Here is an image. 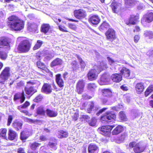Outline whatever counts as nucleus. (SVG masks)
<instances>
[{"mask_svg":"<svg viewBox=\"0 0 153 153\" xmlns=\"http://www.w3.org/2000/svg\"><path fill=\"white\" fill-rule=\"evenodd\" d=\"M13 117L11 115H9L8 117V119L7 125L9 126L11 124L12 121L13 120Z\"/></svg>","mask_w":153,"mask_h":153,"instance_id":"53","label":"nucleus"},{"mask_svg":"<svg viewBox=\"0 0 153 153\" xmlns=\"http://www.w3.org/2000/svg\"><path fill=\"white\" fill-rule=\"evenodd\" d=\"M7 53L4 51H2L0 49V57L1 59H5L7 57Z\"/></svg>","mask_w":153,"mask_h":153,"instance_id":"43","label":"nucleus"},{"mask_svg":"<svg viewBox=\"0 0 153 153\" xmlns=\"http://www.w3.org/2000/svg\"><path fill=\"white\" fill-rule=\"evenodd\" d=\"M10 69L9 67H6L0 74V83L4 84L10 76Z\"/></svg>","mask_w":153,"mask_h":153,"instance_id":"6","label":"nucleus"},{"mask_svg":"<svg viewBox=\"0 0 153 153\" xmlns=\"http://www.w3.org/2000/svg\"><path fill=\"white\" fill-rule=\"evenodd\" d=\"M82 118L85 120L87 122H89L90 119L88 115H83L81 116Z\"/></svg>","mask_w":153,"mask_h":153,"instance_id":"58","label":"nucleus"},{"mask_svg":"<svg viewBox=\"0 0 153 153\" xmlns=\"http://www.w3.org/2000/svg\"><path fill=\"white\" fill-rule=\"evenodd\" d=\"M52 90L51 85L47 83L44 84L42 88V91L46 94H50Z\"/></svg>","mask_w":153,"mask_h":153,"instance_id":"17","label":"nucleus"},{"mask_svg":"<svg viewBox=\"0 0 153 153\" xmlns=\"http://www.w3.org/2000/svg\"><path fill=\"white\" fill-rule=\"evenodd\" d=\"M59 29L60 30L64 32H68V31L66 30V28L62 26H59Z\"/></svg>","mask_w":153,"mask_h":153,"instance_id":"56","label":"nucleus"},{"mask_svg":"<svg viewBox=\"0 0 153 153\" xmlns=\"http://www.w3.org/2000/svg\"><path fill=\"white\" fill-rule=\"evenodd\" d=\"M89 20L93 24L97 25L99 23L100 19L98 16L93 15L90 17Z\"/></svg>","mask_w":153,"mask_h":153,"instance_id":"22","label":"nucleus"},{"mask_svg":"<svg viewBox=\"0 0 153 153\" xmlns=\"http://www.w3.org/2000/svg\"><path fill=\"white\" fill-rule=\"evenodd\" d=\"M37 27V25L34 23H28L27 25L28 30L30 31L33 32L35 31Z\"/></svg>","mask_w":153,"mask_h":153,"instance_id":"30","label":"nucleus"},{"mask_svg":"<svg viewBox=\"0 0 153 153\" xmlns=\"http://www.w3.org/2000/svg\"><path fill=\"white\" fill-rule=\"evenodd\" d=\"M147 54L149 56H153V50H149L147 53Z\"/></svg>","mask_w":153,"mask_h":153,"instance_id":"61","label":"nucleus"},{"mask_svg":"<svg viewBox=\"0 0 153 153\" xmlns=\"http://www.w3.org/2000/svg\"><path fill=\"white\" fill-rule=\"evenodd\" d=\"M18 153H25L23 149L22 148H19L18 150Z\"/></svg>","mask_w":153,"mask_h":153,"instance_id":"64","label":"nucleus"},{"mask_svg":"<svg viewBox=\"0 0 153 153\" xmlns=\"http://www.w3.org/2000/svg\"><path fill=\"white\" fill-rule=\"evenodd\" d=\"M107 59L108 60L109 64L111 65H114L115 63V62L113 59L109 57H107Z\"/></svg>","mask_w":153,"mask_h":153,"instance_id":"51","label":"nucleus"},{"mask_svg":"<svg viewBox=\"0 0 153 153\" xmlns=\"http://www.w3.org/2000/svg\"><path fill=\"white\" fill-rule=\"evenodd\" d=\"M45 113L48 117H56L58 114L57 111L49 109L46 110Z\"/></svg>","mask_w":153,"mask_h":153,"instance_id":"26","label":"nucleus"},{"mask_svg":"<svg viewBox=\"0 0 153 153\" xmlns=\"http://www.w3.org/2000/svg\"><path fill=\"white\" fill-rule=\"evenodd\" d=\"M57 140L55 138H52L51 139L48 145L52 150H55L57 148Z\"/></svg>","mask_w":153,"mask_h":153,"instance_id":"23","label":"nucleus"},{"mask_svg":"<svg viewBox=\"0 0 153 153\" xmlns=\"http://www.w3.org/2000/svg\"><path fill=\"white\" fill-rule=\"evenodd\" d=\"M110 79L109 77L106 74H103L99 81V83L101 85L108 84L110 82Z\"/></svg>","mask_w":153,"mask_h":153,"instance_id":"12","label":"nucleus"},{"mask_svg":"<svg viewBox=\"0 0 153 153\" xmlns=\"http://www.w3.org/2000/svg\"><path fill=\"white\" fill-rule=\"evenodd\" d=\"M119 118L121 120L126 121L127 118L125 114L123 111H120L119 113Z\"/></svg>","mask_w":153,"mask_h":153,"instance_id":"39","label":"nucleus"},{"mask_svg":"<svg viewBox=\"0 0 153 153\" xmlns=\"http://www.w3.org/2000/svg\"><path fill=\"white\" fill-rule=\"evenodd\" d=\"M145 147V143L143 142H140L136 144L134 150L136 153H140L143 151Z\"/></svg>","mask_w":153,"mask_h":153,"instance_id":"11","label":"nucleus"},{"mask_svg":"<svg viewBox=\"0 0 153 153\" xmlns=\"http://www.w3.org/2000/svg\"><path fill=\"white\" fill-rule=\"evenodd\" d=\"M9 42L8 39L4 37L0 38V48H2L5 50L10 49Z\"/></svg>","mask_w":153,"mask_h":153,"instance_id":"9","label":"nucleus"},{"mask_svg":"<svg viewBox=\"0 0 153 153\" xmlns=\"http://www.w3.org/2000/svg\"><path fill=\"white\" fill-rule=\"evenodd\" d=\"M111 79L114 82H119L121 81L122 76L121 74L115 73L112 74L111 76Z\"/></svg>","mask_w":153,"mask_h":153,"instance_id":"16","label":"nucleus"},{"mask_svg":"<svg viewBox=\"0 0 153 153\" xmlns=\"http://www.w3.org/2000/svg\"><path fill=\"white\" fill-rule=\"evenodd\" d=\"M56 81L59 86L62 89L64 86V82L60 74H58L56 75Z\"/></svg>","mask_w":153,"mask_h":153,"instance_id":"15","label":"nucleus"},{"mask_svg":"<svg viewBox=\"0 0 153 153\" xmlns=\"http://www.w3.org/2000/svg\"><path fill=\"white\" fill-rule=\"evenodd\" d=\"M7 131V130L6 129H3L0 133V137L3 138H5Z\"/></svg>","mask_w":153,"mask_h":153,"instance_id":"46","label":"nucleus"},{"mask_svg":"<svg viewBox=\"0 0 153 153\" xmlns=\"http://www.w3.org/2000/svg\"><path fill=\"white\" fill-rule=\"evenodd\" d=\"M125 5L128 6H132L136 3L135 0H124Z\"/></svg>","mask_w":153,"mask_h":153,"instance_id":"34","label":"nucleus"},{"mask_svg":"<svg viewBox=\"0 0 153 153\" xmlns=\"http://www.w3.org/2000/svg\"><path fill=\"white\" fill-rule=\"evenodd\" d=\"M43 44V42L41 40H39L37 41V43L33 48V50H36L39 48Z\"/></svg>","mask_w":153,"mask_h":153,"instance_id":"41","label":"nucleus"},{"mask_svg":"<svg viewBox=\"0 0 153 153\" xmlns=\"http://www.w3.org/2000/svg\"><path fill=\"white\" fill-rule=\"evenodd\" d=\"M109 25L106 22H103L100 27L101 29L104 30L109 27Z\"/></svg>","mask_w":153,"mask_h":153,"instance_id":"42","label":"nucleus"},{"mask_svg":"<svg viewBox=\"0 0 153 153\" xmlns=\"http://www.w3.org/2000/svg\"><path fill=\"white\" fill-rule=\"evenodd\" d=\"M74 16L78 19L84 18L87 15L85 11L82 9L75 10L74 12Z\"/></svg>","mask_w":153,"mask_h":153,"instance_id":"8","label":"nucleus"},{"mask_svg":"<svg viewBox=\"0 0 153 153\" xmlns=\"http://www.w3.org/2000/svg\"><path fill=\"white\" fill-rule=\"evenodd\" d=\"M36 64L38 67L41 69H43L45 68L44 64L40 61H38Z\"/></svg>","mask_w":153,"mask_h":153,"instance_id":"50","label":"nucleus"},{"mask_svg":"<svg viewBox=\"0 0 153 153\" xmlns=\"http://www.w3.org/2000/svg\"><path fill=\"white\" fill-rule=\"evenodd\" d=\"M62 61L59 58H57L53 60L51 63V65L54 66L58 65H61L62 63Z\"/></svg>","mask_w":153,"mask_h":153,"instance_id":"36","label":"nucleus"},{"mask_svg":"<svg viewBox=\"0 0 153 153\" xmlns=\"http://www.w3.org/2000/svg\"><path fill=\"white\" fill-rule=\"evenodd\" d=\"M135 90L139 94L141 93L144 89L143 84L142 82L137 83L135 86Z\"/></svg>","mask_w":153,"mask_h":153,"instance_id":"25","label":"nucleus"},{"mask_svg":"<svg viewBox=\"0 0 153 153\" xmlns=\"http://www.w3.org/2000/svg\"><path fill=\"white\" fill-rule=\"evenodd\" d=\"M36 113L38 114L44 116L45 115V111H44L43 107L41 106L37 108Z\"/></svg>","mask_w":153,"mask_h":153,"instance_id":"38","label":"nucleus"},{"mask_svg":"<svg viewBox=\"0 0 153 153\" xmlns=\"http://www.w3.org/2000/svg\"><path fill=\"white\" fill-rule=\"evenodd\" d=\"M17 136V134L15 131L11 129H9V130L8 138L10 140H14Z\"/></svg>","mask_w":153,"mask_h":153,"instance_id":"28","label":"nucleus"},{"mask_svg":"<svg viewBox=\"0 0 153 153\" xmlns=\"http://www.w3.org/2000/svg\"><path fill=\"white\" fill-rule=\"evenodd\" d=\"M68 27L69 28L74 30H75L76 29V27L75 25L72 24H69Z\"/></svg>","mask_w":153,"mask_h":153,"instance_id":"55","label":"nucleus"},{"mask_svg":"<svg viewBox=\"0 0 153 153\" xmlns=\"http://www.w3.org/2000/svg\"><path fill=\"white\" fill-rule=\"evenodd\" d=\"M48 53V51H42L41 52L40 51V56L41 57V58L43 56L47 55Z\"/></svg>","mask_w":153,"mask_h":153,"instance_id":"60","label":"nucleus"},{"mask_svg":"<svg viewBox=\"0 0 153 153\" xmlns=\"http://www.w3.org/2000/svg\"><path fill=\"white\" fill-rule=\"evenodd\" d=\"M116 118V115L114 112L107 111L101 117V120L108 122H113Z\"/></svg>","mask_w":153,"mask_h":153,"instance_id":"4","label":"nucleus"},{"mask_svg":"<svg viewBox=\"0 0 153 153\" xmlns=\"http://www.w3.org/2000/svg\"><path fill=\"white\" fill-rule=\"evenodd\" d=\"M119 70L120 71L121 74H122L126 78H128L130 75V70L123 67H121L118 68Z\"/></svg>","mask_w":153,"mask_h":153,"instance_id":"14","label":"nucleus"},{"mask_svg":"<svg viewBox=\"0 0 153 153\" xmlns=\"http://www.w3.org/2000/svg\"><path fill=\"white\" fill-rule=\"evenodd\" d=\"M23 37H19L17 39L18 42H20L17 48L19 52L20 53H26L30 50L31 44L27 40H25Z\"/></svg>","mask_w":153,"mask_h":153,"instance_id":"2","label":"nucleus"},{"mask_svg":"<svg viewBox=\"0 0 153 153\" xmlns=\"http://www.w3.org/2000/svg\"><path fill=\"white\" fill-rule=\"evenodd\" d=\"M20 99V102L22 103L25 100V97L24 95V93L23 91L22 93H16L14 96V100H16L17 99Z\"/></svg>","mask_w":153,"mask_h":153,"instance_id":"18","label":"nucleus"},{"mask_svg":"<svg viewBox=\"0 0 153 153\" xmlns=\"http://www.w3.org/2000/svg\"><path fill=\"white\" fill-rule=\"evenodd\" d=\"M88 149L89 153H95L98 151V147L94 144L91 143L89 145Z\"/></svg>","mask_w":153,"mask_h":153,"instance_id":"21","label":"nucleus"},{"mask_svg":"<svg viewBox=\"0 0 153 153\" xmlns=\"http://www.w3.org/2000/svg\"><path fill=\"white\" fill-rule=\"evenodd\" d=\"M58 134V137L59 138L67 137L68 136V133L67 132L62 130L59 131Z\"/></svg>","mask_w":153,"mask_h":153,"instance_id":"31","label":"nucleus"},{"mask_svg":"<svg viewBox=\"0 0 153 153\" xmlns=\"http://www.w3.org/2000/svg\"><path fill=\"white\" fill-rule=\"evenodd\" d=\"M40 145V143H38L35 142L31 144L30 147L31 149L32 150H35L37 148L39 147Z\"/></svg>","mask_w":153,"mask_h":153,"instance_id":"40","label":"nucleus"},{"mask_svg":"<svg viewBox=\"0 0 153 153\" xmlns=\"http://www.w3.org/2000/svg\"><path fill=\"white\" fill-rule=\"evenodd\" d=\"M114 126V125L103 126L99 128L98 130L100 131V133L101 134L105 136H109L111 130Z\"/></svg>","mask_w":153,"mask_h":153,"instance_id":"5","label":"nucleus"},{"mask_svg":"<svg viewBox=\"0 0 153 153\" xmlns=\"http://www.w3.org/2000/svg\"><path fill=\"white\" fill-rule=\"evenodd\" d=\"M27 85L25 88V93L27 95H32L34 93L37 91L32 86H29V85H33L34 83L33 82L29 81L27 82Z\"/></svg>","mask_w":153,"mask_h":153,"instance_id":"7","label":"nucleus"},{"mask_svg":"<svg viewBox=\"0 0 153 153\" xmlns=\"http://www.w3.org/2000/svg\"><path fill=\"white\" fill-rule=\"evenodd\" d=\"M139 19V15L137 14L136 15H132L131 16V17L129 19V23L126 24L128 25L129 24L132 25H135L136 23L138 21Z\"/></svg>","mask_w":153,"mask_h":153,"instance_id":"24","label":"nucleus"},{"mask_svg":"<svg viewBox=\"0 0 153 153\" xmlns=\"http://www.w3.org/2000/svg\"><path fill=\"white\" fill-rule=\"evenodd\" d=\"M22 123L21 121L16 120L13 123V127L17 130L22 128Z\"/></svg>","mask_w":153,"mask_h":153,"instance_id":"27","label":"nucleus"},{"mask_svg":"<svg viewBox=\"0 0 153 153\" xmlns=\"http://www.w3.org/2000/svg\"><path fill=\"white\" fill-rule=\"evenodd\" d=\"M105 34L107 39L110 41H112L116 39L115 31L112 28L109 29Z\"/></svg>","mask_w":153,"mask_h":153,"instance_id":"10","label":"nucleus"},{"mask_svg":"<svg viewBox=\"0 0 153 153\" xmlns=\"http://www.w3.org/2000/svg\"><path fill=\"white\" fill-rule=\"evenodd\" d=\"M139 39L140 37L138 35H135L134 37V42L136 43H137L139 41Z\"/></svg>","mask_w":153,"mask_h":153,"instance_id":"63","label":"nucleus"},{"mask_svg":"<svg viewBox=\"0 0 153 153\" xmlns=\"http://www.w3.org/2000/svg\"><path fill=\"white\" fill-rule=\"evenodd\" d=\"M111 7L114 13H117L118 12V10L120 8V5H117L116 3H112Z\"/></svg>","mask_w":153,"mask_h":153,"instance_id":"37","label":"nucleus"},{"mask_svg":"<svg viewBox=\"0 0 153 153\" xmlns=\"http://www.w3.org/2000/svg\"><path fill=\"white\" fill-rule=\"evenodd\" d=\"M9 22L7 24L12 29L15 31H20L24 27V23L17 16L13 15L8 18Z\"/></svg>","mask_w":153,"mask_h":153,"instance_id":"1","label":"nucleus"},{"mask_svg":"<svg viewBox=\"0 0 153 153\" xmlns=\"http://www.w3.org/2000/svg\"><path fill=\"white\" fill-rule=\"evenodd\" d=\"M84 84L82 80L79 81L77 84L76 90L79 94H81L83 91Z\"/></svg>","mask_w":153,"mask_h":153,"instance_id":"20","label":"nucleus"},{"mask_svg":"<svg viewBox=\"0 0 153 153\" xmlns=\"http://www.w3.org/2000/svg\"><path fill=\"white\" fill-rule=\"evenodd\" d=\"M22 133H24V134H25L28 137L29 136L31 135V133L27 130H25L22 132Z\"/></svg>","mask_w":153,"mask_h":153,"instance_id":"57","label":"nucleus"},{"mask_svg":"<svg viewBox=\"0 0 153 153\" xmlns=\"http://www.w3.org/2000/svg\"><path fill=\"white\" fill-rule=\"evenodd\" d=\"M53 56L54 54L53 53H51L50 55L46 56L44 60H50Z\"/></svg>","mask_w":153,"mask_h":153,"instance_id":"52","label":"nucleus"},{"mask_svg":"<svg viewBox=\"0 0 153 153\" xmlns=\"http://www.w3.org/2000/svg\"><path fill=\"white\" fill-rule=\"evenodd\" d=\"M48 53V51H42L41 52L40 51V56L41 57V58L43 56L47 55Z\"/></svg>","mask_w":153,"mask_h":153,"instance_id":"59","label":"nucleus"},{"mask_svg":"<svg viewBox=\"0 0 153 153\" xmlns=\"http://www.w3.org/2000/svg\"><path fill=\"white\" fill-rule=\"evenodd\" d=\"M28 137L27 136L24 134V133H21L20 138V139L24 142H25V140H26Z\"/></svg>","mask_w":153,"mask_h":153,"instance_id":"49","label":"nucleus"},{"mask_svg":"<svg viewBox=\"0 0 153 153\" xmlns=\"http://www.w3.org/2000/svg\"><path fill=\"white\" fill-rule=\"evenodd\" d=\"M41 30L45 34L51 31V26L48 24H43L41 26Z\"/></svg>","mask_w":153,"mask_h":153,"instance_id":"19","label":"nucleus"},{"mask_svg":"<svg viewBox=\"0 0 153 153\" xmlns=\"http://www.w3.org/2000/svg\"><path fill=\"white\" fill-rule=\"evenodd\" d=\"M107 67V65L105 62L100 63V65L98 67L97 70L94 69L90 70L87 74L88 78L90 81H93L97 79L98 74L102 70Z\"/></svg>","mask_w":153,"mask_h":153,"instance_id":"3","label":"nucleus"},{"mask_svg":"<svg viewBox=\"0 0 153 153\" xmlns=\"http://www.w3.org/2000/svg\"><path fill=\"white\" fill-rule=\"evenodd\" d=\"M144 35L145 36H148L150 39H153V32L151 31H146Z\"/></svg>","mask_w":153,"mask_h":153,"instance_id":"44","label":"nucleus"},{"mask_svg":"<svg viewBox=\"0 0 153 153\" xmlns=\"http://www.w3.org/2000/svg\"><path fill=\"white\" fill-rule=\"evenodd\" d=\"M22 105L23 108H25L30 105V103L28 101H26Z\"/></svg>","mask_w":153,"mask_h":153,"instance_id":"62","label":"nucleus"},{"mask_svg":"<svg viewBox=\"0 0 153 153\" xmlns=\"http://www.w3.org/2000/svg\"><path fill=\"white\" fill-rule=\"evenodd\" d=\"M96 119L95 118H93L88 122L89 124L91 126H94L96 125Z\"/></svg>","mask_w":153,"mask_h":153,"instance_id":"47","label":"nucleus"},{"mask_svg":"<svg viewBox=\"0 0 153 153\" xmlns=\"http://www.w3.org/2000/svg\"><path fill=\"white\" fill-rule=\"evenodd\" d=\"M123 129V127L122 126H118L112 131V134L114 135H117L121 132Z\"/></svg>","mask_w":153,"mask_h":153,"instance_id":"29","label":"nucleus"},{"mask_svg":"<svg viewBox=\"0 0 153 153\" xmlns=\"http://www.w3.org/2000/svg\"><path fill=\"white\" fill-rule=\"evenodd\" d=\"M79 117V114L77 113H75L72 116L73 120L74 121L76 120Z\"/></svg>","mask_w":153,"mask_h":153,"instance_id":"54","label":"nucleus"},{"mask_svg":"<svg viewBox=\"0 0 153 153\" xmlns=\"http://www.w3.org/2000/svg\"><path fill=\"white\" fill-rule=\"evenodd\" d=\"M94 104L93 102H90L88 103L87 107V112L90 113L94 108Z\"/></svg>","mask_w":153,"mask_h":153,"instance_id":"35","label":"nucleus"},{"mask_svg":"<svg viewBox=\"0 0 153 153\" xmlns=\"http://www.w3.org/2000/svg\"><path fill=\"white\" fill-rule=\"evenodd\" d=\"M153 20V13H150L147 14L144 16L143 18L141 20L142 23H143L144 22L148 23L150 22Z\"/></svg>","mask_w":153,"mask_h":153,"instance_id":"13","label":"nucleus"},{"mask_svg":"<svg viewBox=\"0 0 153 153\" xmlns=\"http://www.w3.org/2000/svg\"><path fill=\"white\" fill-rule=\"evenodd\" d=\"M87 88L88 90L92 91H94L97 88V86L94 83H89L87 84Z\"/></svg>","mask_w":153,"mask_h":153,"instance_id":"33","label":"nucleus"},{"mask_svg":"<svg viewBox=\"0 0 153 153\" xmlns=\"http://www.w3.org/2000/svg\"><path fill=\"white\" fill-rule=\"evenodd\" d=\"M102 94L105 96L110 97L112 95V91L110 89L105 88L102 90Z\"/></svg>","mask_w":153,"mask_h":153,"instance_id":"32","label":"nucleus"},{"mask_svg":"<svg viewBox=\"0 0 153 153\" xmlns=\"http://www.w3.org/2000/svg\"><path fill=\"white\" fill-rule=\"evenodd\" d=\"M77 58L80 63L81 68L82 69H84L85 66V64L84 62H83L82 59L79 56H77Z\"/></svg>","mask_w":153,"mask_h":153,"instance_id":"45","label":"nucleus"},{"mask_svg":"<svg viewBox=\"0 0 153 153\" xmlns=\"http://www.w3.org/2000/svg\"><path fill=\"white\" fill-rule=\"evenodd\" d=\"M43 98V96L42 95L39 94L35 98L34 100V101L35 102H38L41 101Z\"/></svg>","mask_w":153,"mask_h":153,"instance_id":"48","label":"nucleus"}]
</instances>
